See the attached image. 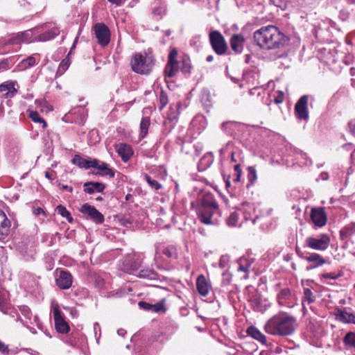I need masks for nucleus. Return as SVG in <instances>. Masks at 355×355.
<instances>
[{"label":"nucleus","instance_id":"obj_1","mask_svg":"<svg viewBox=\"0 0 355 355\" xmlns=\"http://www.w3.org/2000/svg\"><path fill=\"white\" fill-rule=\"evenodd\" d=\"M254 42L262 49L271 50L284 47L288 38L275 26H263L254 33Z\"/></svg>","mask_w":355,"mask_h":355},{"label":"nucleus","instance_id":"obj_2","mask_svg":"<svg viewBox=\"0 0 355 355\" xmlns=\"http://www.w3.org/2000/svg\"><path fill=\"white\" fill-rule=\"evenodd\" d=\"M297 326L296 318L283 312L268 320L264 325V329L270 335L287 336L294 333Z\"/></svg>","mask_w":355,"mask_h":355},{"label":"nucleus","instance_id":"obj_3","mask_svg":"<svg viewBox=\"0 0 355 355\" xmlns=\"http://www.w3.org/2000/svg\"><path fill=\"white\" fill-rule=\"evenodd\" d=\"M154 64L155 60L153 55L139 53L134 54L130 62L132 70L142 75L149 74Z\"/></svg>","mask_w":355,"mask_h":355},{"label":"nucleus","instance_id":"obj_4","mask_svg":"<svg viewBox=\"0 0 355 355\" xmlns=\"http://www.w3.org/2000/svg\"><path fill=\"white\" fill-rule=\"evenodd\" d=\"M331 239L329 235L321 234L317 236H308L304 241V248L315 251H325L329 246Z\"/></svg>","mask_w":355,"mask_h":355},{"label":"nucleus","instance_id":"obj_5","mask_svg":"<svg viewBox=\"0 0 355 355\" xmlns=\"http://www.w3.org/2000/svg\"><path fill=\"white\" fill-rule=\"evenodd\" d=\"M295 252L300 259L311 263L306 267V270L315 269L327 263L326 260L320 254L315 252H304L298 246L295 247Z\"/></svg>","mask_w":355,"mask_h":355},{"label":"nucleus","instance_id":"obj_6","mask_svg":"<svg viewBox=\"0 0 355 355\" xmlns=\"http://www.w3.org/2000/svg\"><path fill=\"white\" fill-rule=\"evenodd\" d=\"M209 40L214 51L218 55H223L227 49V45L224 37L218 31L209 33Z\"/></svg>","mask_w":355,"mask_h":355},{"label":"nucleus","instance_id":"obj_7","mask_svg":"<svg viewBox=\"0 0 355 355\" xmlns=\"http://www.w3.org/2000/svg\"><path fill=\"white\" fill-rule=\"evenodd\" d=\"M177 57L178 51L175 49H172L168 55V62L164 69L166 78H173L178 72L180 67Z\"/></svg>","mask_w":355,"mask_h":355},{"label":"nucleus","instance_id":"obj_8","mask_svg":"<svg viewBox=\"0 0 355 355\" xmlns=\"http://www.w3.org/2000/svg\"><path fill=\"white\" fill-rule=\"evenodd\" d=\"M52 309L56 330L62 334L67 333L69 330V327L65 322L58 304L56 303L53 304Z\"/></svg>","mask_w":355,"mask_h":355},{"label":"nucleus","instance_id":"obj_9","mask_svg":"<svg viewBox=\"0 0 355 355\" xmlns=\"http://www.w3.org/2000/svg\"><path fill=\"white\" fill-rule=\"evenodd\" d=\"M80 211L86 216L87 218L92 220L96 224H102L104 221V216L96 207L88 203L83 205L80 208Z\"/></svg>","mask_w":355,"mask_h":355},{"label":"nucleus","instance_id":"obj_10","mask_svg":"<svg viewBox=\"0 0 355 355\" xmlns=\"http://www.w3.org/2000/svg\"><path fill=\"white\" fill-rule=\"evenodd\" d=\"M278 304L281 306L293 307L295 303V297L288 287L282 288L277 295Z\"/></svg>","mask_w":355,"mask_h":355},{"label":"nucleus","instance_id":"obj_11","mask_svg":"<svg viewBox=\"0 0 355 355\" xmlns=\"http://www.w3.org/2000/svg\"><path fill=\"white\" fill-rule=\"evenodd\" d=\"M94 31L98 44L105 46L110 40V32L106 25L102 23L96 24L94 26Z\"/></svg>","mask_w":355,"mask_h":355},{"label":"nucleus","instance_id":"obj_12","mask_svg":"<svg viewBox=\"0 0 355 355\" xmlns=\"http://www.w3.org/2000/svg\"><path fill=\"white\" fill-rule=\"evenodd\" d=\"M165 302V299H162L161 301L155 304H151L145 301H140L138 303V306L141 309L153 313H165L166 311Z\"/></svg>","mask_w":355,"mask_h":355},{"label":"nucleus","instance_id":"obj_13","mask_svg":"<svg viewBox=\"0 0 355 355\" xmlns=\"http://www.w3.org/2000/svg\"><path fill=\"white\" fill-rule=\"evenodd\" d=\"M307 104L308 96L306 95L302 96L295 104V112L298 119L301 120H307L309 119Z\"/></svg>","mask_w":355,"mask_h":355},{"label":"nucleus","instance_id":"obj_14","mask_svg":"<svg viewBox=\"0 0 355 355\" xmlns=\"http://www.w3.org/2000/svg\"><path fill=\"white\" fill-rule=\"evenodd\" d=\"M218 209L201 208L198 215L201 223L205 225H214L218 220L214 218V215L218 214Z\"/></svg>","mask_w":355,"mask_h":355},{"label":"nucleus","instance_id":"obj_15","mask_svg":"<svg viewBox=\"0 0 355 355\" xmlns=\"http://www.w3.org/2000/svg\"><path fill=\"white\" fill-rule=\"evenodd\" d=\"M311 218L318 227H322L327 223V216L322 207L313 208L311 211Z\"/></svg>","mask_w":355,"mask_h":355},{"label":"nucleus","instance_id":"obj_16","mask_svg":"<svg viewBox=\"0 0 355 355\" xmlns=\"http://www.w3.org/2000/svg\"><path fill=\"white\" fill-rule=\"evenodd\" d=\"M56 285L60 289H68L72 284V276L69 272L62 270L55 279Z\"/></svg>","mask_w":355,"mask_h":355},{"label":"nucleus","instance_id":"obj_17","mask_svg":"<svg viewBox=\"0 0 355 355\" xmlns=\"http://www.w3.org/2000/svg\"><path fill=\"white\" fill-rule=\"evenodd\" d=\"M11 223L6 214L0 209V241L10 233Z\"/></svg>","mask_w":355,"mask_h":355},{"label":"nucleus","instance_id":"obj_18","mask_svg":"<svg viewBox=\"0 0 355 355\" xmlns=\"http://www.w3.org/2000/svg\"><path fill=\"white\" fill-rule=\"evenodd\" d=\"M142 257L140 254H132L128 257L125 260V264L128 269L135 272L138 270L141 265Z\"/></svg>","mask_w":355,"mask_h":355},{"label":"nucleus","instance_id":"obj_19","mask_svg":"<svg viewBox=\"0 0 355 355\" xmlns=\"http://www.w3.org/2000/svg\"><path fill=\"white\" fill-rule=\"evenodd\" d=\"M71 162L78 166L79 168L88 169L90 168H94V166H96V159H86L83 158L79 155H76L73 157Z\"/></svg>","mask_w":355,"mask_h":355},{"label":"nucleus","instance_id":"obj_20","mask_svg":"<svg viewBox=\"0 0 355 355\" xmlns=\"http://www.w3.org/2000/svg\"><path fill=\"white\" fill-rule=\"evenodd\" d=\"M115 149L123 162L128 161L133 153L130 146L123 143L116 144Z\"/></svg>","mask_w":355,"mask_h":355},{"label":"nucleus","instance_id":"obj_21","mask_svg":"<svg viewBox=\"0 0 355 355\" xmlns=\"http://www.w3.org/2000/svg\"><path fill=\"white\" fill-rule=\"evenodd\" d=\"M15 84L14 81H6L0 85V92L6 98H12L17 93Z\"/></svg>","mask_w":355,"mask_h":355},{"label":"nucleus","instance_id":"obj_22","mask_svg":"<svg viewBox=\"0 0 355 355\" xmlns=\"http://www.w3.org/2000/svg\"><path fill=\"white\" fill-rule=\"evenodd\" d=\"M245 39L241 34L232 35L230 40V46L232 51L236 53H241L243 50Z\"/></svg>","mask_w":355,"mask_h":355},{"label":"nucleus","instance_id":"obj_23","mask_svg":"<svg viewBox=\"0 0 355 355\" xmlns=\"http://www.w3.org/2000/svg\"><path fill=\"white\" fill-rule=\"evenodd\" d=\"M94 168L98 170L97 174L101 176H107L110 178H113L114 177V171L113 169L109 167V165L103 162H100L96 159V166H94Z\"/></svg>","mask_w":355,"mask_h":355},{"label":"nucleus","instance_id":"obj_24","mask_svg":"<svg viewBox=\"0 0 355 355\" xmlns=\"http://www.w3.org/2000/svg\"><path fill=\"white\" fill-rule=\"evenodd\" d=\"M336 319L344 323L355 324V314L348 312L345 309L338 310Z\"/></svg>","mask_w":355,"mask_h":355},{"label":"nucleus","instance_id":"obj_25","mask_svg":"<svg viewBox=\"0 0 355 355\" xmlns=\"http://www.w3.org/2000/svg\"><path fill=\"white\" fill-rule=\"evenodd\" d=\"M84 187V191L87 193L92 194L96 192H102L105 188V186L104 184L98 182H85L83 185Z\"/></svg>","mask_w":355,"mask_h":355},{"label":"nucleus","instance_id":"obj_26","mask_svg":"<svg viewBox=\"0 0 355 355\" xmlns=\"http://www.w3.org/2000/svg\"><path fill=\"white\" fill-rule=\"evenodd\" d=\"M196 286L198 293L202 296H207L209 291V285L203 275L198 276L196 282Z\"/></svg>","mask_w":355,"mask_h":355},{"label":"nucleus","instance_id":"obj_27","mask_svg":"<svg viewBox=\"0 0 355 355\" xmlns=\"http://www.w3.org/2000/svg\"><path fill=\"white\" fill-rule=\"evenodd\" d=\"M247 333L249 336H252L253 338L257 340L263 345H267V339L264 334H263L259 329L256 327L251 326L247 329Z\"/></svg>","mask_w":355,"mask_h":355},{"label":"nucleus","instance_id":"obj_28","mask_svg":"<svg viewBox=\"0 0 355 355\" xmlns=\"http://www.w3.org/2000/svg\"><path fill=\"white\" fill-rule=\"evenodd\" d=\"M355 234V224H351L342 228L340 231V236L342 240L349 239Z\"/></svg>","mask_w":355,"mask_h":355},{"label":"nucleus","instance_id":"obj_29","mask_svg":"<svg viewBox=\"0 0 355 355\" xmlns=\"http://www.w3.org/2000/svg\"><path fill=\"white\" fill-rule=\"evenodd\" d=\"M150 126V119L148 117L142 118L140 123V137L144 138L148 133V130Z\"/></svg>","mask_w":355,"mask_h":355},{"label":"nucleus","instance_id":"obj_30","mask_svg":"<svg viewBox=\"0 0 355 355\" xmlns=\"http://www.w3.org/2000/svg\"><path fill=\"white\" fill-rule=\"evenodd\" d=\"M343 343L348 347L355 349V333L348 332L343 338Z\"/></svg>","mask_w":355,"mask_h":355},{"label":"nucleus","instance_id":"obj_31","mask_svg":"<svg viewBox=\"0 0 355 355\" xmlns=\"http://www.w3.org/2000/svg\"><path fill=\"white\" fill-rule=\"evenodd\" d=\"M60 34V31L58 28H53L51 31H49L42 35H40V40L43 41H46L49 40H52L57 35Z\"/></svg>","mask_w":355,"mask_h":355},{"label":"nucleus","instance_id":"obj_32","mask_svg":"<svg viewBox=\"0 0 355 355\" xmlns=\"http://www.w3.org/2000/svg\"><path fill=\"white\" fill-rule=\"evenodd\" d=\"M315 300V298L311 289L308 288H304L302 302H304V303H307L308 304H310L311 303H313Z\"/></svg>","mask_w":355,"mask_h":355},{"label":"nucleus","instance_id":"obj_33","mask_svg":"<svg viewBox=\"0 0 355 355\" xmlns=\"http://www.w3.org/2000/svg\"><path fill=\"white\" fill-rule=\"evenodd\" d=\"M28 33H19L10 40L11 44H18L20 42L28 41Z\"/></svg>","mask_w":355,"mask_h":355},{"label":"nucleus","instance_id":"obj_34","mask_svg":"<svg viewBox=\"0 0 355 355\" xmlns=\"http://www.w3.org/2000/svg\"><path fill=\"white\" fill-rule=\"evenodd\" d=\"M155 272L152 269H141L139 270L138 276L142 278L154 279L155 277Z\"/></svg>","mask_w":355,"mask_h":355},{"label":"nucleus","instance_id":"obj_35","mask_svg":"<svg viewBox=\"0 0 355 355\" xmlns=\"http://www.w3.org/2000/svg\"><path fill=\"white\" fill-rule=\"evenodd\" d=\"M35 64V58L33 56L24 59L19 64V67L22 69H27L28 67L34 66Z\"/></svg>","mask_w":355,"mask_h":355},{"label":"nucleus","instance_id":"obj_36","mask_svg":"<svg viewBox=\"0 0 355 355\" xmlns=\"http://www.w3.org/2000/svg\"><path fill=\"white\" fill-rule=\"evenodd\" d=\"M202 208L218 209V205L214 200H210V199L207 198L202 201Z\"/></svg>","mask_w":355,"mask_h":355},{"label":"nucleus","instance_id":"obj_37","mask_svg":"<svg viewBox=\"0 0 355 355\" xmlns=\"http://www.w3.org/2000/svg\"><path fill=\"white\" fill-rule=\"evenodd\" d=\"M56 211L58 214L66 218L69 222H71L73 220V218L71 217V214L62 205L57 206Z\"/></svg>","mask_w":355,"mask_h":355},{"label":"nucleus","instance_id":"obj_38","mask_svg":"<svg viewBox=\"0 0 355 355\" xmlns=\"http://www.w3.org/2000/svg\"><path fill=\"white\" fill-rule=\"evenodd\" d=\"M248 180L250 184H254L257 179V171L253 166H248Z\"/></svg>","mask_w":355,"mask_h":355},{"label":"nucleus","instance_id":"obj_39","mask_svg":"<svg viewBox=\"0 0 355 355\" xmlns=\"http://www.w3.org/2000/svg\"><path fill=\"white\" fill-rule=\"evenodd\" d=\"M30 118L34 121L37 123H41L43 124V128L46 127V123L44 120L43 118H42L40 114L35 112V111H31L29 113Z\"/></svg>","mask_w":355,"mask_h":355},{"label":"nucleus","instance_id":"obj_40","mask_svg":"<svg viewBox=\"0 0 355 355\" xmlns=\"http://www.w3.org/2000/svg\"><path fill=\"white\" fill-rule=\"evenodd\" d=\"M145 178L152 189L155 190H159L162 187L160 183H159L157 180L152 179L149 175H145Z\"/></svg>","mask_w":355,"mask_h":355},{"label":"nucleus","instance_id":"obj_41","mask_svg":"<svg viewBox=\"0 0 355 355\" xmlns=\"http://www.w3.org/2000/svg\"><path fill=\"white\" fill-rule=\"evenodd\" d=\"M238 218H239V216H238L237 213L233 212L227 218V224L229 226L234 227L237 224Z\"/></svg>","mask_w":355,"mask_h":355},{"label":"nucleus","instance_id":"obj_42","mask_svg":"<svg viewBox=\"0 0 355 355\" xmlns=\"http://www.w3.org/2000/svg\"><path fill=\"white\" fill-rule=\"evenodd\" d=\"M234 171H235V174L234 175L233 181L235 183H238V182H239L241 181V175H242V171L241 169V165L239 164H236L234 166Z\"/></svg>","mask_w":355,"mask_h":355},{"label":"nucleus","instance_id":"obj_43","mask_svg":"<svg viewBox=\"0 0 355 355\" xmlns=\"http://www.w3.org/2000/svg\"><path fill=\"white\" fill-rule=\"evenodd\" d=\"M69 62L67 58L64 59L59 64L57 73L62 74L69 67Z\"/></svg>","mask_w":355,"mask_h":355},{"label":"nucleus","instance_id":"obj_44","mask_svg":"<svg viewBox=\"0 0 355 355\" xmlns=\"http://www.w3.org/2000/svg\"><path fill=\"white\" fill-rule=\"evenodd\" d=\"M264 94H265L264 90L259 87H255L249 90V94L250 96H256L257 97H261L262 95Z\"/></svg>","mask_w":355,"mask_h":355},{"label":"nucleus","instance_id":"obj_45","mask_svg":"<svg viewBox=\"0 0 355 355\" xmlns=\"http://www.w3.org/2000/svg\"><path fill=\"white\" fill-rule=\"evenodd\" d=\"M191 64H190V62L188 60H182V66H181V71L184 73H190V71H191Z\"/></svg>","mask_w":355,"mask_h":355},{"label":"nucleus","instance_id":"obj_46","mask_svg":"<svg viewBox=\"0 0 355 355\" xmlns=\"http://www.w3.org/2000/svg\"><path fill=\"white\" fill-rule=\"evenodd\" d=\"M21 314L28 319H31V309L26 306H21L20 308Z\"/></svg>","mask_w":355,"mask_h":355},{"label":"nucleus","instance_id":"obj_47","mask_svg":"<svg viewBox=\"0 0 355 355\" xmlns=\"http://www.w3.org/2000/svg\"><path fill=\"white\" fill-rule=\"evenodd\" d=\"M12 64L8 60H3L0 62V70L4 71L10 69L12 67Z\"/></svg>","mask_w":355,"mask_h":355},{"label":"nucleus","instance_id":"obj_48","mask_svg":"<svg viewBox=\"0 0 355 355\" xmlns=\"http://www.w3.org/2000/svg\"><path fill=\"white\" fill-rule=\"evenodd\" d=\"M245 261H246V259H241V263H240V265H239V271H242V272H248L250 265L249 264H246V265L244 266L243 264V263L245 262Z\"/></svg>","mask_w":355,"mask_h":355},{"label":"nucleus","instance_id":"obj_49","mask_svg":"<svg viewBox=\"0 0 355 355\" xmlns=\"http://www.w3.org/2000/svg\"><path fill=\"white\" fill-rule=\"evenodd\" d=\"M9 352L10 350L8 345H6L3 342L0 340V352L4 355H8Z\"/></svg>","mask_w":355,"mask_h":355},{"label":"nucleus","instance_id":"obj_50","mask_svg":"<svg viewBox=\"0 0 355 355\" xmlns=\"http://www.w3.org/2000/svg\"><path fill=\"white\" fill-rule=\"evenodd\" d=\"M322 276L323 278L331 279H336L339 277V275H336L334 272L324 273L322 275Z\"/></svg>","mask_w":355,"mask_h":355},{"label":"nucleus","instance_id":"obj_51","mask_svg":"<svg viewBox=\"0 0 355 355\" xmlns=\"http://www.w3.org/2000/svg\"><path fill=\"white\" fill-rule=\"evenodd\" d=\"M95 285L99 288H102L104 286V280L100 277H97L95 279Z\"/></svg>","mask_w":355,"mask_h":355},{"label":"nucleus","instance_id":"obj_52","mask_svg":"<svg viewBox=\"0 0 355 355\" xmlns=\"http://www.w3.org/2000/svg\"><path fill=\"white\" fill-rule=\"evenodd\" d=\"M349 131L355 136V119L349 123Z\"/></svg>","mask_w":355,"mask_h":355},{"label":"nucleus","instance_id":"obj_53","mask_svg":"<svg viewBox=\"0 0 355 355\" xmlns=\"http://www.w3.org/2000/svg\"><path fill=\"white\" fill-rule=\"evenodd\" d=\"M164 254L168 257H173L175 255L174 252L168 248L164 250Z\"/></svg>","mask_w":355,"mask_h":355},{"label":"nucleus","instance_id":"obj_54","mask_svg":"<svg viewBox=\"0 0 355 355\" xmlns=\"http://www.w3.org/2000/svg\"><path fill=\"white\" fill-rule=\"evenodd\" d=\"M223 277H224V280H223V285L229 284V283L230 282V278L229 275H227L225 273H223Z\"/></svg>","mask_w":355,"mask_h":355},{"label":"nucleus","instance_id":"obj_55","mask_svg":"<svg viewBox=\"0 0 355 355\" xmlns=\"http://www.w3.org/2000/svg\"><path fill=\"white\" fill-rule=\"evenodd\" d=\"M33 214L36 216H39L40 214H44V211L42 208H37L33 210Z\"/></svg>","mask_w":355,"mask_h":355},{"label":"nucleus","instance_id":"obj_56","mask_svg":"<svg viewBox=\"0 0 355 355\" xmlns=\"http://www.w3.org/2000/svg\"><path fill=\"white\" fill-rule=\"evenodd\" d=\"M160 102L162 105V108L164 107V106H166V105L168 103V101H167V98L164 96L163 95H162L160 96Z\"/></svg>","mask_w":355,"mask_h":355},{"label":"nucleus","instance_id":"obj_57","mask_svg":"<svg viewBox=\"0 0 355 355\" xmlns=\"http://www.w3.org/2000/svg\"><path fill=\"white\" fill-rule=\"evenodd\" d=\"M108 1L110 3H114V4L117 5V6L122 5L124 3V1H125V0H108Z\"/></svg>","mask_w":355,"mask_h":355},{"label":"nucleus","instance_id":"obj_58","mask_svg":"<svg viewBox=\"0 0 355 355\" xmlns=\"http://www.w3.org/2000/svg\"><path fill=\"white\" fill-rule=\"evenodd\" d=\"M61 189H63V190H67L69 192H72L73 191V188L71 187H69L67 185H62Z\"/></svg>","mask_w":355,"mask_h":355},{"label":"nucleus","instance_id":"obj_59","mask_svg":"<svg viewBox=\"0 0 355 355\" xmlns=\"http://www.w3.org/2000/svg\"><path fill=\"white\" fill-rule=\"evenodd\" d=\"M45 177L46 178H48L49 180H53L54 179V177L53 175H52V173H51L49 171H46L45 172Z\"/></svg>","mask_w":355,"mask_h":355},{"label":"nucleus","instance_id":"obj_60","mask_svg":"<svg viewBox=\"0 0 355 355\" xmlns=\"http://www.w3.org/2000/svg\"><path fill=\"white\" fill-rule=\"evenodd\" d=\"M77 41H78V37L75 39L74 42L71 48V50H70L69 54H70L71 53L72 50L76 47V44Z\"/></svg>","mask_w":355,"mask_h":355},{"label":"nucleus","instance_id":"obj_61","mask_svg":"<svg viewBox=\"0 0 355 355\" xmlns=\"http://www.w3.org/2000/svg\"><path fill=\"white\" fill-rule=\"evenodd\" d=\"M230 176L229 175L227 178V180H225V184H226V187H230Z\"/></svg>","mask_w":355,"mask_h":355},{"label":"nucleus","instance_id":"obj_62","mask_svg":"<svg viewBox=\"0 0 355 355\" xmlns=\"http://www.w3.org/2000/svg\"><path fill=\"white\" fill-rule=\"evenodd\" d=\"M213 59H214L213 55H208V56L207 57V58H206V60H207V62H211V61L213 60Z\"/></svg>","mask_w":355,"mask_h":355},{"label":"nucleus","instance_id":"obj_63","mask_svg":"<svg viewBox=\"0 0 355 355\" xmlns=\"http://www.w3.org/2000/svg\"><path fill=\"white\" fill-rule=\"evenodd\" d=\"M231 161L232 162H236V159L234 157V153H232V155H231Z\"/></svg>","mask_w":355,"mask_h":355},{"label":"nucleus","instance_id":"obj_64","mask_svg":"<svg viewBox=\"0 0 355 355\" xmlns=\"http://www.w3.org/2000/svg\"><path fill=\"white\" fill-rule=\"evenodd\" d=\"M35 103L37 104V105H42V104H43L44 102L42 101H40V100H36L35 101Z\"/></svg>","mask_w":355,"mask_h":355}]
</instances>
